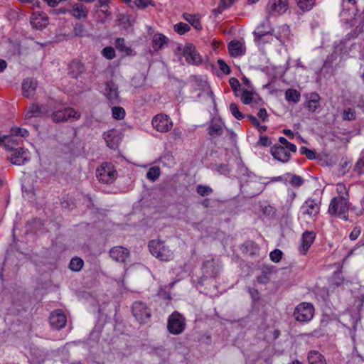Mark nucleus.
<instances>
[{
    "label": "nucleus",
    "instance_id": "9d476101",
    "mask_svg": "<svg viewBox=\"0 0 364 364\" xmlns=\"http://www.w3.org/2000/svg\"><path fill=\"white\" fill-rule=\"evenodd\" d=\"M132 314L140 323H147L151 318V311L141 301H135L132 305Z\"/></svg>",
    "mask_w": 364,
    "mask_h": 364
},
{
    "label": "nucleus",
    "instance_id": "7ed1b4c3",
    "mask_svg": "<svg viewBox=\"0 0 364 364\" xmlns=\"http://www.w3.org/2000/svg\"><path fill=\"white\" fill-rule=\"evenodd\" d=\"M348 198L344 196L333 198L328 207L329 214L336 215L344 220H347L348 218Z\"/></svg>",
    "mask_w": 364,
    "mask_h": 364
},
{
    "label": "nucleus",
    "instance_id": "20e7f679",
    "mask_svg": "<svg viewBox=\"0 0 364 364\" xmlns=\"http://www.w3.org/2000/svg\"><path fill=\"white\" fill-rule=\"evenodd\" d=\"M274 30L272 28L269 20L266 18L261 23H259L253 31L254 41L255 43H261L263 41V38H276L277 40L282 42L283 40L280 36L273 34Z\"/></svg>",
    "mask_w": 364,
    "mask_h": 364
},
{
    "label": "nucleus",
    "instance_id": "cd10ccee",
    "mask_svg": "<svg viewBox=\"0 0 364 364\" xmlns=\"http://www.w3.org/2000/svg\"><path fill=\"white\" fill-rule=\"evenodd\" d=\"M103 138L107 146L111 149H115L117 146L118 139L116 136V132L114 130H109L104 133Z\"/></svg>",
    "mask_w": 364,
    "mask_h": 364
},
{
    "label": "nucleus",
    "instance_id": "bf43d9fd",
    "mask_svg": "<svg viewBox=\"0 0 364 364\" xmlns=\"http://www.w3.org/2000/svg\"><path fill=\"white\" fill-rule=\"evenodd\" d=\"M360 233V230L358 228H355L350 232L349 237L351 240H355L358 238Z\"/></svg>",
    "mask_w": 364,
    "mask_h": 364
},
{
    "label": "nucleus",
    "instance_id": "e433bc0d",
    "mask_svg": "<svg viewBox=\"0 0 364 364\" xmlns=\"http://www.w3.org/2000/svg\"><path fill=\"white\" fill-rule=\"evenodd\" d=\"M112 117L114 119L121 120L125 117V110L122 107H113L112 108Z\"/></svg>",
    "mask_w": 364,
    "mask_h": 364
},
{
    "label": "nucleus",
    "instance_id": "6e6552de",
    "mask_svg": "<svg viewBox=\"0 0 364 364\" xmlns=\"http://www.w3.org/2000/svg\"><path fill=\"white\" fill-rule=\"evenodd\" d=\"M81 117L80 113L72 107H66L53 112L52 119L56 122L76 121Z\"/></svg>",
    "mask_w": 364,
    "mask_h": 364
},
{
    "label": "nucleus",
    "instance_id": "39448f33",
    "mask_svg": "<svg viewBox=\"0 0 364 364\" xmlns=\"http://www.w3.org/2000/svg\"><path fill=\"white\" fill-rule=\"evenodd\" d=\"M185 327L186 320L181 314L175 311L168 316L167 328L170 333L173 335L181 334L184 331Z\"/></svg>",
    "mask_w": 364,
    "mask_h": 364
},
{
    "label": "nucleus",
    "instance_id": "ddd939ff",
    "mask_svg": "<svg viewBox=\"0 0 364 364\" xmlns=\"http://www.w3.org/2000/svg\"><path fill=\"white\" fill-rule=\"evenodd\" d=\"M153 127L160 132H167L173 127V122L166 114H157L152 119Z\"/></svg>",
    "mask_w": 364,
    "mask_h": 364
},
{
    "label": "nucleus",
    "instance_id": "774afa93",
    "mask_svg": "<svg viewBox=\"0 0 364 364\" xmlns=\"http://www.w3.org/2000/svg\"><path fill=\"white\" fill-rule=\"evenodd\" d=\"M235 0H221V4L223 8L226 9L230 7L234 2Z\"/></svg>",
    "mask_w": 364,
    "mask_h": 364
},
{
    "label": "nucleus",
    "instance_id": "c85d7f7f",
    "mask_svg": "<svg viewBox=\"0 0 364 364\" xmlns=\"http://www.w3.org/2000/svg\"><path fill=\"white\" fill-rule=\"evenodd\" d=\"M309 364H326V359L319 352L312 350L309 353Z\"/></svg>",
    "mask_w": 364,
    "mask_h": 364
},
{
    "label": "nucleus",
    "instance_id": "0eeeda50",
    "mask_svg": "<svg viewBox=\"0 0 364 364\" xmlns=\"http://www.w3.org/2000/svg\"><path fill=\"white\" fill-rule=\"evenodd\" d=\"M98 180L105 183H109L117 178V171L112 164H102L96 170Z\"/></svg>",
    "mask_w": 364,
    "mask_h": 364
},
{
    "label": "nucleus",
    "instance_id": "1a4fd4ad",
    "mask_svg": "<svg viewBox=\"0 0 364 364\" xmlns=\"http://www.w3.org/2000/svg\"><path fill=\"white\" fill-rule=\"evenodd\" d=\"M289 9L288 0H269L266 12L267 17L284 14Z\"/></svg>",
    "mask_w": 364,
    "mask_h": 364
},
{
    "label": "nucleus",
    "instance_id": "0e129e2a",
    "mask_svg": "<svg viewBox=\"0 0 364 364\" xmlns=\"http://www.w3.org/2000/svg\"><path fill=\"white\" fill-rule=\"evenodd\" d=\"M257 282L260 284H267L269 282V278L266 274H263L257 277Z\"/></svg>",
    "mask_w": 364,
    "mask_h": 364
},
{
    "label": "nucleus",
    "instance_id": "412c9836",
    "mask_svg": "<svg viewBox=\"0 0 364 364\" xmlns=\"http://www.w3.org/2000/svg\"><path fill=\"white\" fill-rule=\"evenodd\" d=\"M37 87L36 81L32 78H26L22 82V92L26 97H33Z\"/></svg>",
    "mask_w": 364,
    "mask_h": 364
},
{
    "label": "nucleus",
    "instance_id": "f3484780",
    "mask_svg": "<svg viewBox=\"0 0 364 364\" xmlns=\"http://www.w3.org/2000/svg\"><path fill=\"white\" fill-rule=\"evenodd\" d=\"M109 255L112 259L118 262H124L129 256V251L124 247L116 246L109 250Z\"/></svg>",
    "mask_w": 364,
    "mask_h": 364
},
{
    "label": "nucleus",
    "instance_id": "6ab92c4d",
    "mask_svg": "<svg viewBox=\"0 0 364 364\" xmlns=\"http://www.w3.org/2000/svg\"><path fill=\"white\" fill-rule=\"evenodd\" d=\"M48 113V109L46 106L32 105H31L25 113L26 119H31L32 117H40Z\"/></svg>",
    "mask_w": 364,
    "mask_h": 364
},
{
    "label": "nucleus",
    "instance_id": "e2e57ef3",
    "mask_svg": "<svg viewBox=\"0 0 364 364\" xmlns=\"http://www.w3.org/2000/svg\"><path fill=\"white\" fill-rule=\"evenodd\" d=\"M247 117L255 127H257L259 126V122L256 117L253 115H248Z\"/></svg>",
    "mask_w": 364,
    "mask_h": 364
},
{
    "label": "nucleus",
    "instance_id": "79ce46f5",
    "mask_svg": "<svg viewBox=\"0 0 364 364\" xmlns=\"http://www.w3.org/2000/svg\"><path fill=\"white\" fill-rule=\"evenodd\" d=\"M230 112L231 114L237 119H241L244 117V115L239 110L238 107L235 103H231L229 107Z\"/></svg>",
    "mask_w": 364,
    "mask_h": 364
},
{
    "label": "nucleus",
    "instance_id": "58836bf2",
    "mask_svg": "<svg viewBox=\"0 0 364 364\" xmlns=\"http://www.w3.org/2000/svg\"><path fill=\"white\" fill-rule=\"evenodd\" d=\"M83 261L79 257L73 258L70 262V268L75 272L80 271L83 267Z\"/></svg>",
    "mask_w": 364,
    "mask_h": 364
},
{
    "label": "nucleus",
    "instance_id": "9b49d317",
    "mask_svg": "<svg viewBox=\"0 0 364 364\" xmlns=\"http://www.w3.org/2000/svg\"><path fill=\"white\" fill-rule=\"evenodd\" d=\"M8 159L13 164L21 166L31 159V154L28 149L19 146L10 151Z\"/></svg>",
    "mask_w": 364,
    "mask_h": 364
},
{
    "label": "nucleus",
    "instance_id": "2f4dec72",
    "mask_svg": "<svg viewBox=\"0 0 364 364\" xmlns=\"http://www.w3.org/2000/svg\"><path fill=\"white\" fill-rule=\"evenodd\" d=\"M160 162L163 166L171 168L173 167L176 162L173 156L170 153H164L160 158Z\"/></svg>",
    "mask_w": 364,
    "mask_h": 364
},
{
    "label": "nucleus",
    "instance_id": "f8f14e48",
    "mask_svg": "<svg viewBox=\"0 0 364 364\" xmlns=\"http://www.w3.org/2000/svg\"><path fill=\"white\" fill-rule=\"evenodd\" d=\"M177 51L179 55L185 58L186 61L189 64H197L200 62V58L192 44H188L185 46H178Z\"/></svg>",
    "mask_w": 364,
    "mask_h": 364
},
{
    "label": "nucleus",
    "instance_id": "c9c22d12",
    "mask_svg": "<svg viewBox=\"0 0 364 364\" xmlns=\"http://www.w3.org/2000/svg\"><path fill=\"white\" fill-rule=\"evenodd\" d=\"M161 171L158 166L151 167L146 173V177L151 181H155L160 176Z\"/></svg>",
    "mask_w": 364,
    "mask_h": 364
},
{
    "label": "nucleus",
    "instance_id": "c756f323",
    "mask_svg": "<svg viewBox=\"0 0 364 364\" xmlns=\"http://www.w3.org/2000/svg\"><path fill=\"white\" fill-rule=\"evenodd\" d=\"M257 94L251 90H244L240 96L241 101L245 105H250L257 97Z\"/></svg>",
    "mask_w": 364,
    "mask_h": 364
},
{
    "label": "nucleus",
    "instance_id": "4468645a",
    "mask_svg": "<svg viewBox=\"0 0 364 364\" xmlns=\"http://www.w3.org/2000/svg\"><path fill=\"white\" fill-rule=\"evenodd\" d=\"M291 151L283 146L274 145L271 149V154L277 161L287 163L289 161Z\"/></svg>",
    "mask_w": 364,
    "mask_h": 364
},
{
    "label": "nucleus",
    "instance_id": "ea45409f",
    "mask_svg": "<svg viewBox=\"0 0 364 364\" xmlns=\"http://www.w3.org/2000/svg\"><path fill=\"white\" fill-rule=\"evenodd\" d=\"M11 134H12V135H14L16 138V136L26 138L29 135V132L27 129L17 127H12L11 129Z\"/></svg>",
    "mask_w": 364,
    "mask_h": 364
},
{
    "label": "nucleus",
    "instance_id": "393cba45",
    "mask_svg": "<svg viewBox=\"0 0 364 364\" xmlns=\"http://www.w3.org/2000/svg\"><path fill=\"white\" fill-rule=\"evenodd\" d=\"M168 43V38L162 33H156L153 36L152 47L156 51L163 49Z\"/></svg>",
    "mask_w": 364,
    "mask_h": 364
},
{
    "label": "nucleus",
    "instance_id": "4d7b16f0",
    "mask_svg": "<svg viewBox=\"0 0 364 364\" xmlns=\"http://www.w3.org/2000/svg\"><path fill=\"white\" fill-rule=\"evenodd\" d=\"M229 82H230V85L231 87L232 88V90L235 92H237L238 91V89L240 87V84L237 78L232 77L230 79Z\"/></svg>",
    "mask_w": 364,
    "mask_h": 364
},
{
    "label": "nucleus",
    "instance_id": "69168bd1",
    "mask_svg": "<svg viewBox=\"0 0 364 364\" xmlns=\"http://www.w3.org/2000/svg\"><path fill=\"white\" fill-rule=\"evenodd\" d=\"M23 3H28L32 4L33 6L39 7L40 1L39 0H20Z\"/></svg>",
    "mask_w": 364,
    "mask_h": 364
},
{
    "label": "nucleus",
    "instance_id": "473e14b6",
    "mask_svg": "<svg viewBox=\"0 0 364 364\" xmlns=\"http://www.w3.org/2000/svg\"><path fill=\"white\" fill-rule=\"evenodd\" d=\"M115 46L119 51L124 53L127 55H131L132 53V50L129 47L126 46L124 38H117Z\"/></svg>",
    "mask_w": 364,
    "mask_h": 364
},
{
    "label": "nucleus",
    "instance_id": "f257e3e1",
    "mask_svg": "<svg viewBox=\"0 0 364 364\" xmlns=\"http://www.w3.org/2000/svg\"><path fill=\"white\" fill-rule=\"evenodd\" d=\"M320 212V202L317 200L309 198L300 208L298 219L301 225L305 224L308 226L316 219Z\"/></svg>",
    "mask_w": 364,
    "mask_h": 364
},
{
    "label": "nucleus",
    "instance_id": "338daca9",
    "mask_svg": "<svg viewBox=\"0 0 364 364\" xmlns=\"http://www.w3.org/2000/svg\"><path fill=\"white\" fill-rule=\"evenodd\" d=\"M50 7H55L60 2V0H44Z\"/></svg>",
    "mask_w": 364,
    "mask_h": 364
},
{
    "label": "nucleus",
    "instance_id": "4be33fe9",
    "mask_svg": "<svg viewBox=\"0 0 364 364\" xmlns=\"http://www.w3.org/2000/svg\"><path fill=\"white\" fill-rule=\"evenodd\" d=\"M69 13L77 19L85 18L88 14V10L86 6L80 3L74 4Z\"/></svg>",
    "mask_w": 364,
    "mask_h": 364
},
{
    "label": "nucleus",
    "instance_id": "f704fd0d",
    "mask_svg": "<svg viewBox=\"0 0 364 364\" xmlns=\"http://www.w3.org/2000/svg\"><path fill=\"white\" fill-rule=\"evenodd\" d=\"M299 8L304 11H307L311 10L315 5V0H296Z\"/></svg>",
    "mask_w": 364,
    "mask_h": 364
},
{
    "label": "nucleus",
    "instance_id": "f03ea898",
    "mask_svg": "<svg viewBox=\"0 0 364 364\" xmlns=\"http://www.w3.org/2000/svg\"><path fill=\"white\" fill-rule=\"evenodd\" d=\"M148 247L151 254L161 261L169 262L173 259V252L162 240H151Z\"/></svg>",
    "mask_w": 364,
    "mask_h": 364
},
{
    "label": "nucleus",
    "instance_id": "a878e982",
    "mask_svg": "<svg viewBox=\"0 0 364 364\" xmlns=\"http://www.w3.org/2000/svg\"><path fill=\"white\" fill-rule=\"evenodd\" d=\"M321 97L317 93H311L306 102V108L311 112H314L320 107Z\"/></svg>",
    "mask_w": 364,
    "mask_h": 364
},
{
    "label": "nucleus",
    "instance_id": "6e6d98bb",
    "mask_svg": "<svg viewBox=\"0 0 364 364\" xmlns=\"http://www.w3.org/2000/svg\"><path fill=\"white\" fill-rule=\"evenodd\" d=\"M85 33V27L82 24H76L74 27V34L75 36H82Z\"/></svg>",
    "mask_w": 364,
    "mask_h": 364
},
{
    "label": "nucleus",
    "instance_id": "aec40b11",
    "mask_svg": "<svg viewBox=\"0 0 364 364\" xmlns=\"http://www.w3.org/2000/svg\"><path fill=\"white\" fill-rule=\"evenodd\" d=\"M0 139L1 145H3L9 152L16 148L19 147L20 141L12 135V134H11V135H4L0 136Z\"/></svg>",
    "mask_w": 364,
    "mask_h": 364
},
{
    "label": "nucleus",
    "instance_id": "c03bdc74",
    "mask_svg": "<svg viewBox=\"0 0 364 364\" xmlns=\"http://www.w3.org/2000/svg\"><path fill=\"white\" fill-rule=\"evenodd\" d=\"M70 70L71 75L74 77H77V74H75L73 72L76 70L79 73H82L84 70V66L82 63L78 62H73L70 65Z\"/></svg>",
    "mask_w": 364,
    "mask_h": 364
},
{
    "label": "nucleus",
    "instance_id": "4c0bfd02",
    "mask_svg": "<svg viewBox=\"0 0 364 364\" xmlns=\"http://www.w3.org/2000/svg\"><path fill=\"white\" fill-rule=\"evenodd\" d=\"M289 178H290L289 182L291 185L293 186L299 187L303 183V179L299 176L287 173L285 175V180H287Z\"/></svg>",
    "mask_w": 364,
    "mask_h": 364
},
{
    "label": "nucleus",
    "instance_id": "72a5a7b5",
    "mask_svg": "<svg viewBox=\"0 0 364 364\" xmlns=\"http://www.w3.org/2000/svg\"><path fill=\"white\" fill-rule=\"evenodd\" d=\"M184 18L191 23L196 29L200 30L202 26L198 16L191 14H184Z\"/></svg>",
    "mask_w": 364,
    "mask_h": 364
},
{
    "label": "nucleus",
    "instance_id": "37998d69",
    "mask_svg": "<svg viewBox=\"0 0 364 364\" xmlns=\"http://www.w3.org/2000/svg\"><path fill=\"white\" fill-rule=\"evenodd\" d=\"M279 141L281 144L279 146H283L284 147L289 149V150L292 153H295L296 151V146L294 144L289 142L284 137H279Z\"/></svg>",
    "mask_w": 364,
    "mask_h": 364
},
{
    "label": "nucleus",
    "instance_id": "2eb2a0df",
    "mask_svg": "<svg viewBox=\"0 0 364 364\" xmlns=\"http://www.w3.org/2000/svg\"><path fill=\"white\" fill-rule=\"evenodd\" d=\"M67 322L66 316L62 310L58 309L53 311L50 316V326L56 329L63 328Z\"/></svg>",
    "mask_w": 364,
    "mask_h": 364
},
{
    "label": "nucleus",
    "instance_id": "423d86ee",
    "mask_svg": "<svg viewBox=\"0 0 364 364\" xmlns=\"http://www.w3.org/2000/svg\"><path fill=\"white\" fill-rule=\"evenodd\" d=\"M314 314L313 305L310 303L303 302L295 308L294 316L297 321L308 322L312 319Z\"/></svg>",
    "mask_w": 364,
    "mask_h": 364
},
{
    "label": "nucleus",
    "instance_id": "de8ad7c7",
    "mask_svg": "<svg viewBox=\"0 0 364 364\" xmlns=\"http://www.w3.org/2000/svg\"><path fill=\"white\" fill-rule=\"evenodd\" d=\"M355 118V112L351 108L345 109L343 112V119L344 120H353Z\"/></svg>",
    "mask_w": 364,
    "mask_h": 364
},
{
    "label": "nucleus",
    "instance_id": "09e8293b",
    "mask_svg": "<svg viewBox=\"0 0 364 364\" xmlns=\"http://www.w3.org/2000/svg\"><path fill=\"white\" fill-rule=\"evenodd\" d=\"M102 53L104 57L109 60L113 59L115 57V50L112 47L105 48L102 50Z\"/></svg>",
    "mask_w": 364,
    "mask_h": 364
},
{
    "label": "nucleus",
    "instance_id": "3c124183",
    "mask_svg": "<svg viewBox=\"0 0 364 364\" xmlns=\"http://www.w3.org/2000/svg\"><path fill=\"white\" fill-rule=\"evenodd\" d=\"M134 3L140 9H145L149 5H154L151 0H134Z\"/></svg>",
    "mask_w": 364,
    "mask_h": 364
},
{
    "label": "nucleus",
    "instance_id": "49530a36",
    "mask_svg": "<svg viewBox=\"0 0 364 364\" xmlns=\"http://www.w3.org/2000/svg\"><path fill=\"white\" fill-rule=\"evenodd\" d=\"M340 49L339 47L336 48L335 51L327 58L324 63V66L331 67L338 58L337 51Z\"/></svg>",
    "mask_w": 364,
    "mask_h": 364
},
{
    "label": "nucleus",
    "instance_id": "8fccbe9b",
    "mask_svg": "<svg viewBox=\"0 0 364 364\" xmlns=\"http://www.w3.org/2000/svg\"><path fill=\"white\" fill-rule=\"evenodd\" d=\"M282 257V252L278 249L272 251L269 254L271 260L274 262H279Z\"/></svg>",
    "mask_w": 364,
    "mask_h": 364
},
{
    "label": "nucleus",
    "instance_id": "a211bd4d",
    "mask_svg": "<svg viewBox=\"0 0 364 364\" xmlns=\"http://www.w3.org/2000/svg\"><path fill=\"white\" fill-rule=\"evenodd\" d=\"M105 96L112 102H117L119 98V92L117 85L113 82H108L105 84L103 90Z\"/></svg>",
    "mask_w": 364,
    "mask_h": 364
},
{
    "label": "nucleus",
    "instance_id": "603ef678",
    "mask_svg": "<svg viewBox=\"0 0 364 364\" xmlns=\"http://www.w3.org/2000/svg\"><path fill=\"white\" fill-rule=\"evenodd\" d=\"M300 152L301 154L306 155L309 159H313L316 157L315 152L305 146L300 148Z\"/></svg>",
    "mask_w": 364,
    "mask_h": 364
},
{
    "label": "nucleus",
    "instance_id": "b1692460",
    "mask_svg": "<svg viewBox=\"0 0 364 364\" xmlns=\"http://www.w3.org/2000/svg\"><path fill=\"white\" fill-rule=\"evenodd\" d=\"M230 55L233 57L240 56L245 53V46L243 43L238 41H232L228 45Z\"/></svg>",
    "mask_w": 364,
    "mask_h": 364
},
{
    "label": "nucleus",
    "instance_id": "7c9ffc66",
    "mask_svg": "<svg viewBox=\"0 0 364 364\" xmlns=\"http://www.w3.org/2000/svg\"><path fill=\"white\" fill-rule=\"evenodd\" d=\"M301 97L300 92L294 89H288L285 92V99L289 102L297 103Z\"/></svg>",
    "mask_w": 364,
    "mask_h": 364
},
{
    "label": "nucleus",
    "instance_id": "a19ab883",
    "mask_svg": "<svg viewBox=\"0 0 364 364\" xmlns=\"http://www.w3.org/2000/svg\"><path fill=\"white\" fill-rule=\"evenodd\" d=\"M196 192L201 196H206L213 193V189L208 186L198 185Z\"/></svg>",
    "mask_w": 364,
    "mask_h": 364
},
{
    "label": "nucleus",
    "instance_id": "680f3d73",
    "mask_svg": "<svg viewBox=\"0 0 364 364\" xmlns=\"http://www.w3.org/2000/svg\"><path fill=\"white\" fill-rule=\"evenodd\" d=\"M259 144H261L262 146H267L269 145L270 141L267 136H263L259 138Z\"/></svg>",
    "mask_w": 364,
    "mask_h": 364
},
{
    "label": "nucleus",
    "instance_id": "13d9d810",
    "mask_svg": "<svg viewBox=\"0 0 364 364\" xmlns=\"http://www.w3.org/2000/svg\"><path fill=\"white\" fill-rule=\"evenodd\" d=\"M216 170L221 174H225L230 171V169L227 165L220 164L217 166Z\"/></svg>",
    "mask_w": 364,
    "mask_h": 364
},
{
    "label": "nucleus",
    "instance_id": "052dcab7",
    "mask_svg": "<svg viewBox=\"0 0 364 364\" xmlns=\"http://www.w3.org/2000/svg\"><path fill=\"white\" fill-rule=\"evenodd\" d=\"M257 115L262 121H265L268 117L267 110L264 108H261L259 110Z\"/></svg>",
    "mask_w": 364,
    "mask_h": 364
},
{
    "label": "nucleus",
    "instance_id": "a18cd8bd",
    "mask_svg": "<svg viewBox=\"0 0 364 364\" xmlns=\"http://www.w3.org/2000/svg\"><path fill=\"white\" fill-rule=\"evenodd\" d=\"M174 30L178 34L182 35L190 30V26L185 23H179L174 26Z\"/></svg>",
    "mask_w": 364,
    "mask_h": 364
},
{
    "label": "nucleus",
    "instance_id": "dca6fc26",
    "mask_svg": "<svg viewBox=\"0 0 364 364\" xmlns=\"http://www.w3.org/2000/svg\"><path fill=\"white\" fill-rule=\"evenodd\" d=\"M316 237V234L312 231H306L302 234L301 239V245L299 252L302 255H305L311 245L313 244Z\"/></svg>",
    "mask_w": 364,
    "mask_h": 364
},
{
    "label": "nucleus",
    "instance_id": "5fc2aeb1",
    "mask_svg": "<svg viewBox=\"0 0 364 364\" xmlns=\"http://www.w3.org/2000/svg\"><path fill=\"white\" fill-rule=\"evenodd\" d=\"M355 169L358 173H364V152H363L360 159L357 162Z\"/></svg>",
    "mask_w": 364,
    "mask_h": 364
},
{
    "label": "nucleus",
    "instance_id": "bb28decb",
    "mask_svg": "<svg viewBox=\"0 0 364 364\" xmlns=\"http://www.w3.org/2000/svg\"><path fill=\"white\" fill-rule=\"evenodd\" d=\"M223 132V123L220 120L212 121L208 127V133L212 136H220Z\"/></svg>",
    "mask_w": 364,
    "mask_h": 364
},
{
    "label": "nucleus",
    "instance_id": "5701e85b",
    "mask_svg": "<svg viewBox=\"0 0 364 364\" xmlns=\"http://www.w3.org/2000/svg\"><path fill=\"white\" fill-rule=\"evenodd\" d=\"M48 19L46 14L41 13L33 14L31 18V25L37 29H41L46 27V26L48 24Z\"/></svg>",
    "mask_w": 364,
    "mask_h": 364
},
{
    "label": "nucleus",
    "instance_id": "864d4df0",
    "mask_svg": "<svg viewBox=\"0 0 364 364\" xmlns=\"http://www.w3.org/2000/svg\"><path fill=\"white\" fill-rule=\"evenodd\" d=\"M218 67L220 68V70L224 73V74H229L230 73V67L226 64V63L221 60V59H219L218 60Z\"/></svg>",
    "mask_w": 364,
    "mask_h": 364
}]
</instances>
